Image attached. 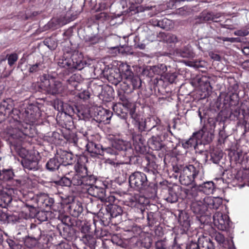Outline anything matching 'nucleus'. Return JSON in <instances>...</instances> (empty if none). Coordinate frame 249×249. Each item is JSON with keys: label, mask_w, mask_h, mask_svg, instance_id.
I'll list each match as a JSON object with an SVG mask.
<instances>
[{"label": "nucleus", "mask_w": 249, "mask_h": 249, "mask_svg": "<svg viewBox=\"0 0 249 249\" xmlns=\"http://www.w3.org/2000/svg\"><path fill=\"white\" fill-rule=\"evenodd\" d=\"M8 64L12 66L18 60V57L16 53H12L7 55Z\"/></svg>", "instance_id": "nucleus-36"}, {"label": "nucleus", "mask_w": 249, "mask_h": 249, "mask_svg": "<svg viewBox=\"0 0 249 249\" xmlns=\"http://www.w3.org/2000/svg\"><path fill=\"white\" fill-rule=\"evenodd\" d=\"M129 182L131 187L141 190L147 185V178L144 173L136 172L129 177Z\"/></svg>", "instance_id": "nucleus-2"}, {"label": "nucleus", "mask_w": 249, "mask_h": 249, "mask_svg": "<svg viewBox=\"0 0 249 249\" xmlns=\"http://www.w3.org/2000/svg\"><path fill=\"white\" fill-rule=\"evenodd\" d=\"M175 173H179V181L184 185L188 186L192 184L195 178L198 174V171L193 165L188 166H177L173 167Z\"/></svg>", "instance_id": "nucleus-1"}, {"label": "nucleus", "mask_w": 249, "mask_h": 249, "mask_svg": "<svg viewBox=\"0 0 249 249\" xmlns=\"http://www.w3.org/2000/svg\"><path fill=\"white\" fill-rule=\"evenodd\" d=\"M214 238L216 242L220 245L225 244L226 240L224 236L220 232H216L214 234Z\"/></svg>", "instance_id": "nucleus-33"}, {"label": "nucleus", "mask_w": 249, "mask_h": 249, "mask_svg": "<svg viewBox=\"0 0 249 249\" xmlns=\"http://www.w3.org/2000/svg\"><path fill=\"white\" fill-rule=\"evenodd\" d=\"M81 165H83L80 164L78 162L75 166L76 174L72 178V184L73 185H81L83 184V179L82 173H81V171H79V172L78 171V169L80 168Z\"/></svg>", "instance_id": "nucleus-12"}, {"label": "nucleus", "mask_w": 249, "mask_h": 249, "mask_svg": "<svg viewBox=\"0 0 249 249\" xmlns=\"http://www.w3.org/2000/svg\"><path fill=\"white\" fill-rule=\"evenodd\" d=\"M65 24H66V23H54V19H53L49 23V25L51 28L56 29Z\"/></svg>", "instance_id": "nucleus-47"}, {"label": "nucleus", "mask_w": 249, "mask_h": 249, "mask_svg": "<svg viewBox=\"0 0 249 249\" xmlns=\"http://www.w3.org/2000/svg\"><path fill=\"white\" fill-rule=\"evenodd\" d=\"M112 114L111 111L103 108L99 107L97 109L96 118L99 122L107 124L109 123Z\"/></svg>", "instance_id": "nucleus-6"}, {"label": "nucleus", "mask_w": 249, "mask_h": 249, "mask_svg": "<svg viewBox=\"0 0 249 249\" xmlns=\"http://www.w3.org/2000/svg\"><path fill=\"white\" fill-rule=\"evenodd\" d=\"M116 155V151L112 148L107 147L104 149V156L106 154Z\"/></svg>", "instance_id": "nucleus-48"}, {"label": "nucleus", "mask_w": 249, "mask_h": 249, "mask_svg": "<svg viewBox=\"0 0 249 249\" xmlns=\"http://www.w3.org/2000/svg\"><path fill=\"white\" fill-rule=\"evenodd\" d=\"M12 197L6 192L0 190V206L5 207L12 201Z\"/></svg>", "instance_id": "nucleus-20"}, {"label": "nucleus", "mask_w": 249, "mask_h": 249, "mask_svg": "<svg viewBox=\"0 0 249 249\" xmlns=\"http://www.w3.org/2000/svg\"><path fill=\"white\" fill-rule=\"evenodd\" d=\"M21 163L24 168L29 170H36L38 169V160L36 158L24 159Z\"/></svg>", "instance_id": "nucleus-9"}, {"label": "nucleus", "mask_w": 249, "mask_h": 249, "mask_svg": "<svg viewBox=\"0 0 249 249\" xmlns=\"http://www.w3.org/2000/svg\"><path fill=\"white\" fill-rule=\"evenodd\" d=\"M178 198L177 194L171 190L169 191L168 196L166 198V200L167 201L172 203L177 202Z\"/></svg>", "instance_id": "nucleus-30"}, {"label": "nucleus", "mask_w": 249, "mask_h": 249, "mask_svg": "<svg viewBox=\"0 0 249 249\" xmlns=\"http://www.w3.org/2000/svg\"><path fill=\"white\" fill-rule=\"evenodd\" d=\"M87 149L91 154L104 156V148L100 144L90 142L87 144Z\"/></svg>", "instance_id": "nucleus-10"}, {"label": "nucleus", "mask_w": 249, "mask_h": 249, "mask_svg": "<svg viewBox=\"0 0 249 249\" xmlns=\"http://www.w3.org/2000/svg\"><path fill=\"white\" fill-rule=\"evenodd\" d=\"M14 174L11 169H4L0 171V180L6 181L11 180L13 178Z\"/></svg>", "instance_id": "nucleus-22"}, {"label": "nucleus", "mask_w": 249, "mask_h": 249, "mask_svg": "<svg viewBox=\"0 0 249 249\" xmlns=\"http://www.w3.org/2000/svg\"><path fill=\"white\" fill-rule=\"evenodd\" d=\"M221 17L220 13L214 14L213 12L203 11L198 16V18L201 22H206L210 20L216 22V19Z\"/></svg>", "instance_id": "nucleus-7"}, {"label": "nucleus", "mask_w": 249, "mask_h": 249, "mask_svg": "<svg viewBox=\"0 0 249 249\" xmlns=\"http://www.w3.org/2000/svg\"><path fill=\"white\" fill-rule=\"evenodd\" d=\"M37 201L39 203L42 204L43 206H50L54 202L53 199L50 198L47 195L45 194H40L38 196Z\"/></svg>", "instance_id": "nucleus-21"}, {"label": "nucleus", "mask_w": 249, "mask_h": 249, "mask_svg": "<svg viewBox=\"0 0 249 249\" xmlns=\"http://www.w3.org/2000/svg\"><path fill=\"white\" fill-rule=\"evenodd\" d=\"M122 213V210L120 207L116 205L112 206L111 210V215L112 217H117V216L120 215Z\"/></svg>", "instance_id": "nucleus-32"}, {"label": "nucleus", "mask_w": 249, "mask_h": 249, "mask_svg": "<svg viewBox=\"0 0 249 249\" xmlns=\"http://www.w3.org/2000/svg\"><path fill=\"white\" fill-rule=\"evenodd\" d=\"M175 0V3L181 2L184 1V0Z\"/></svg>", "instance_id": "nucleus-60"}, {"label": "nucleus", "mask_w": 249, "mask_h": 249, "mask_svg": "<svg viewBox=\"0 0 249 249\" xmlns=\"http://www.w3.org/2000/svg\"><path fill=\"white\" fill-rule=\"evenodd\" d=\"M87 190L88 193L93 196L98 197L99 196V192L100 191L101 189L97 187L96 186L92 185L89 187H88L86 188Z\"/></svg>", "instance_id": "nucleus-27"}, {"label": "nucleus", "mask_w": 249, "mask_h": 249, "mask_svg": "<svg viewBox=\"0 0 249 249\" xmlns=\"http://www.w3.org/2000/svg\"><path fill=\"white\" fill-rule=\"evenodd\" d=\"M11 110V106L5 101H4L0 105V113L5 115L6 114L9 113Z\"/></svg>", "instance_id": "nucleus-28"}, {"label": "nucleus", "mask_w": 249, "mask_h": 249, "mask_svg": "<svg viewBox=\"0 0 249 249\" xmlns=\"http://www.w3.org/2000/svg\"><path fill=\"white\" fill-rule=\"evenodd\" d=\"M159 21L157 19L154 18L149 20V23L154 26L159 27Z\"/></svg>", "instance_id": "nucleus-53"}, {"label": "nucleus", "mask_w": 249, "mask_h": 249, "mask_svg": "<svg viewBox=\"0 0 249 249\" xmlns=\"http://www.w3.org/2000/svg\"><path fill=\"white\" fill-rule=\"evenodd\" d=\"M199 189L207 195L213 194L214 190V184L212 181L204 182L199 186Z\"/></svg>", "instance_id": "nucleus-19"}, {"label": "nucleus", "mask_w": 249, "mask_h": 249, "mask_svg": "<svg viewBox=\"0 0 249 249\" xmlns=\"http://www.w3.org/2000/svg\"><path fill=\"white\" fill-rule=\"evenodd\" d=\"M123 105L127 109H130V114L132 117H133L135 112V105L126 100L123 101Z\"/></svg>", "instance_id": "nucleus-29"}, {"label": "nucleus", "mask_w": 249, "mask_h": 249, "mask_svg": "<svg viewBox=\"0 0 249 249\" xmlns=\"http://www.w3.org/2000/svg\"><path fill=\"white\" fill-rule=\"evenodd\" d=\"M209 56L211 58L216 61H219L220 60V56L214 53L210 52L209 53Z\"/></svg>", "instance_id": "nucleus-49"}, {"label": "nucleus", "mask_w": 249, "mask_h": 249, "mask_svg": "<svg viewBox=\"0 0 249 249\" xmlns=\"http://www.w3.org/2000/svg\"><path fill=\"white\" fill-rule=\"evenodd\" d=\"M127 48H111L113 50H115V51H118L119 53H121L122 54H127L128 53L124 51V49H127Z\"/></svg>", "instance_id": "nucleus-52"}, {"label": "nucleus", "mask_w": 249, "mask_h": 249, "mask_svg": "<svg viewBox=\"0 0 249 249\" xmlns=\"http://www.w3.org/2000/svg\"><path fill=\"white\" fill-rule=\"evenodd\" d=\"M101 14L104 15V17H107V13H101Z\"/></svg>", "instance_id": "nucleus-62"}, {"label": "nucleus", "mask_w": 249, "mask_h": 249, "mask_svg": "<svg viewBox=\"0 0 249 249\" xmlns=\"http://www.w3.org/2000/svg\"><path fill=\"white\" fill-rule=\"evenodd\" d=\"M118 107V105H115V106H114L113 107V109L115 110L116 109V108H117V107Z\"/></svg>", "instance_id": "nucleus-61"}, {"label": "nucleus", "mask_w": 249, "mask_h": 249, "mask_svg": "<svg viewBox=\"0 0 249 249\" xmlns=\"http://www.w3.org/2000/svg\"><path fill=\"white\" fill-rule=\"evenodd\" d=\"M213 219L214 225L220 230H226L229 226V216L220 212L215 213L213 216Z\"/></svg>", "instance_id": "nucleus-5"}, {"label": "nucleus", "mask_w": 249, "mask_h": 249, "mask_svg": "<svg viewBox=\"0 0 249 249\" xmlns=\"http://www.w3.org/2000/svg\"><path fill=\"white\" fill-rule=\"evenodd\" d=\"M78 171V172L81 171L82 173L83 179L82 185L88 187L93 185L95 182V179L93 177L87 176V168L85 165H81L80 168Z\"/></svg>", "instance_id": "nucleus-8"}, {"label": "nucleus", "mask_w": 249, "mask_h": 249, "mask_svg": "<svg viewBox=\"0 0 249 249\" xmlns=\"http://www.w3.org/2000/svg\"><path fill=\"white\" fill-rule=\"evenodd\" d=\"M192 209L196 214H203L206 211V207L203 201L194 202L192 204Z\"/></svg>", "instance_id": "nucleus-16"}, {"label": "nucleus", "mask_w": 249, "mask_h": 249, "mask_svg": "<svg viewBox=\"0 0 249 249\" xmlns=\"http://www.w3.org/2000/svg\"><path fill=\"white\" fill-rule=\"evenodd\" d=\"M110 200H114V197H113V196H111V197H110Z\"/></svg>", "instance_id": "nucleus-63"}, {"label": "nucleus", "mask_w": 249, "mask_h": 249, "mask_svg": "<svg viewBox=\"0 0 249 249\" xmlns=\"http://www.w3.org/2000/svg\"><path fill=\"white\" fill-rule=\"evenodd\" d=\"M119 71L126 79L131 78L133 75V73L130 69V66L126 63H122L119 65Z\"/></svg>", "instance_id": "nucleus-15"}, {"label": "nucleus", "mask_w": 249, "mask_h": 249, "mask_svg": "<svg viewBox=\"0 0 249 249\" xmlns=\"http://www.w3.org/2000/svg\"><path fill=\"white\" fill-rule=\"evenodd\" d=\"M164 76V78L171 83H173L176 78V75L174 73H166Z\"/></svg>", "instance_id": "nucleus-39"}, {"label": "nucleus", "mask_w": 249, "mask_h": 249, "mask_svg": "<svg viewBox=\"0 0 249 249\" xmlns=\"http://www.w3.org/2000/svg\"><path fill=\"white\" fill-rule=\"evenodd\" d=\"M198 133H194L193 135L185 142L183 143V146L185 148H189L190 147H194L195 148L197 146V140L196 135Z\"/></svg>", "instance_id": "nucleus-25"}, {"label": "nucleus", "mask_w": 249, "mask_h": 249, "mask_svg": "<svg viewBox=\"0 0 249 249\" xmlns=\"http://www.w3.org/2000/svg\"><path fill=\"white\" fill-rule=\"evenodd\" d=\"M153 8V6H146V7H143V6H139L137 8V11L138 12H144L145 10H151Z\"/></svg>", "instance_id": "nucleus-51"}, {"label": "nucleus", "mask_w": 249, "mask_h": 249, "mask_svg": "<svg viewBox=\"0 0 249 249\" xmlns=\"http://www.w3.org/2000/svg\"><path fill=\"white\" fill-rule=\"evenodd\" d=\"M54 249H71V248L68 244L61 243L54 246Z\"/></svg>", "instance_id": "nucleus-41"}, {"label": "nucleus", "mask_w": 249, "mask_h": 249, "mask_svg": "<svg viewBox=\"0 0 249 249\" xmlns=\"http://www.w3.org/2000/svg\"><path fill=\"white\" fill-rule=\"evenodd\" d=\"M73 155L67 151H62L60 155V162L64 165H71L73 161Z\"/></svg>", "instance_id": "nucleus-17"}, {"label": "nucleus", "mask_w": 249, "mask_h": 249, "mask_svg": "<svg viewBox=\"0 0 249 249\" xmlns=\"http://www.w3.org/2000/svg\"><path fill=\"white\" fill-rule=\"evenodd\" d=\"M44 81L41 84V86L48 92L52 94H56L61 93L64 89V87L61 83L58 81H54L53 84L51 85L50 81L46 78V76L43 77Z\"/></svg>", "instance_id": "nucleus-4"}, {"label": "nucleus", "mask_w": 249, "mask_h": 249, "mask_svg": "<svg viewBox=\"0 0 249 249\" xmlns=\"http://www.w3.org/2000/svg\"><path fill=\"white\" fill-rule=\"evenodd\" d=\"M128 79H130L131 84L134 89H137L141 86V80L138 77H133V75L131 78H129Z\"/></svg>", "instance_id": "nucleus-35"}, {"label": "nucleus", "mask_w": 249, "mask_h": 249, "mask_svg": "<svg viewBox=\"0 0 249 249\" xmlns=\"http://www.w3.org/2000/svg\"><path fill=\"white\" fill-rule=\"evenodd\" d=\"M50 41V38H46L43 41V43L44 45L46 46L47 47H50V45L49 43Z\"/></svg>", "instance_id": "nucleus-56"}, {"label": "nucleus", "mask_w": 249, "mask_h": 249, "mask_svg": "<svg viewBox=\"0 0 249 249\" xmlns=\"http://www.w3.org/2000/svg\"><path fill=\"white\" fill-rule=\"evenodd\" d=\"M233 40V38H224L223 39V41H232Z\"/></svg>", "instance_id": "nucleus-59"}, {"label": "nucleus", "mask_w": 249, "mask_h": 249, "mask_svg": "<svg viewBox=\"0 0 249 249\" xmlns=\"http://www.w3.org/2000/svg\"><path fill=\"white\" fill-rule=\"evenodd\" d=\"M106 8V4L105 3H102L99 4V7L98 8V11H101L105 10Z\"/></svg>", "instance_id": "nucleus-55"}, {"label": "nucleus", "mask_w": 249, "mask_h": 249, "mask_svg": "<svg viewBox=\"0 0 249 249\" xmlns=\"http://www.w3.org/2000/svg\"><path fill=\"white\" fill-rule=\"evenodd\" d=\"M113 147L119 150H127L131 147V143L123 140H116L113 143Z\"/></svg>", "instance_id": "nucleus-14"}, {"label": "nucleus", "mask_w": 249, "mask_h": 249, "mask_svg": "<svg viewBox=\"0 0 249 249\" xmlns=\"http://www.w3.org/2000/svg\"><path fill=\"white\" fill-rule=\"evenodd\" d=\"M156 249H166V245L163 240L158 241L155 244Z\"/></svg>", "instance_id": "nucleus-42"}, {"label": "nucleus", "mask_w": 249, "mask_h": 249, "mask_svg": "<svg viewBox=\"0 0 249 249\" xmlns=\"http://www.w3.org/2000/svg\"><path fill=\"white\" fill-rule=\"evenodd\" d=\"M81 57V56L79 57V60L75 62L73 61L71 58L63 57L59 60L58 65L61 68H68L71 71L74 69L81 70L87 64L80 59Z\"/></svg>", "instance_id": "nucleus-3"}, {"label": "nucleus", "mask_w": 249, "mask_h": 249, "mask_svg": "<svg viewBox=\"0 0 249 249\" xmlns=\"http://www.w3.org/2000/svg\"><path fill=\"white\" fill-rule=\"evenodd\" d=\"M60 182L66 186H69L72 184V179L71 180L67 177H63L61 178Z\"/></svg>", "instance_id": "nucleus-40"}, {"label": "nucleus", "mask_w": 249, "mask_h": 249, "mask_svg": "<svg viewBox=\"0 0 249 249\" xmlns=\"http://www.w3.org/2000/svg\"><path fill=\"white\" fill-rule=\"evenodd\" d=\"M28 153V151L25 148H22L19 151V155L21 157L25 159V158L27 156Z\"/></svg>", "instance_id": "nucleus-50"}, {"label": "nucleus", "mask_w": 249, "mask_h": 249, "mask_svg": "<svg viewBox=\"0 0 249 249\" xmlns=\"http://www.w3.org/2000/svg\"><path fill=\"white\" fill-rule=\"evenodd\" d=\"M193 11V9L187 6H184L179 8L177 10V13L181 16H186L190 15Z\"/></svg>", "instance_id": "nucleus-26"}, {"label": "nucleus", "mask_w": 249, "mask_h": 249, "mask_svg": "<svg viewBox=\"0 0 249 249\" xmlns=\"http://www.w3.org/2000/svg\"><path fill=\"white\" fill-rule=\"evenodd\" d=\"M8 219L7 213L3 212L2 210L0 209V221L4 222Z\"/></svg>", "instance_id": "nucleus-46"}, {"label": "nucleus", "mask_w": 249, "mask_h": 249, "mask_svg": "<svg viewBox=\"0 0 249 249\" xmlns=\"http://www.w3.org/2000/svg\"><path fill=\"white\" fill-rule=\"evenodd\" d=\"M160 35L163 41L167 43H176L178 41L177 36L173 34L162 33Z\"/></svg>", "instance_id": "nucleus-24"}, {"label": "nucleus", "mask_w": 249, "mask_h": 249, "mask_svg": "<svg viewBox=\"0 0 249 249\" xmlns=\"http://www.w3.org/2000/svg\"><path fill=\"white\" fill-rule=\"evenodd\" d=\"M200 246L199 243L195 242H191L189 245L187 246V249H199Z\"/></svg>", "instance_id": "nucleus-43"}, {"label": "nucleus", "mask_w": 249, "mask_h": 249, "mask_svg": "<svg viewBox=\"0 0 249 249\" xmlns=\"http://www.w3.org/2000/svg\"><path fill=\"white\" fill-rule=\"evenodd\" d=\"M100 38L96 36H93L89 38L87 41L89 42L90 44L94 45L100 41Z\"/></svg>", "instance_id": "nucleus-44"}, {"label": "nucleus", "mask_w": 249, "mask_h": 249, "mask_svg": "<svg viewBox=\"0 0 249 249\" xmlns=\"http://www.w3.org/2000/svg\"><path fill=\"white\" fill-rule=\"evenodd\" d=\"M218 199L211 196H206L203 200L204 204L206 207V211L209 208L211 209H216L219 206V203H218Z\"/></svg>", "instance_id": "nucleus-11"}, {"label": "nucleus", "mask_w": 249, "mask_h": 249, "mask_svg": "<svg viewBox=\"0 0 249 249\" xmlns=\"http://www.w3.org/2000/svg\"><path fill=\"white\" fill-rule=\"evenodd\" d=\"M150 146L154 150H159L161 148L162 144L160 142L155 140L153 138L150 142Z\"/></svg>", "instance_id": "nucleus-34"}, {"label": "nucleus", "mask_w": 249, "mask_h": 249, "mask_svg": "<svg viewBox=\"0 0 249 249\" xmlns=\"http://www.w3.org/2000/svg\"><path fill=\"white\" fill-rule=\"evenodd\" d=\"M134 204H133V203H132V205H133V206H136V202H134Z\"/></svg>", "instance_id": "nucleus-64"}, {"label": "nucleus", "mask_w": 249, "mask_h": 249, "mask_svg": "<svg viewBox=\"0 0 249 249\" xmlns=\"http://www.w3.org/2000/svg\"><path fill=\"white\" fill-rule=\"evenodd\" d=\"M175 2L174 0H170L167 3V7L170 9H173L175 5Z\"/></svg>", "instance_id": "nucleus-54"}, {"label": "nucleus", "mask_w": 249, "mask_h": 249, "mask_svg": "<svg viewBox=\"0 0 249 249\" xmlns=\"http://www.w3.org/2000/svg\"><path fill=\"white\" fill-rule=\"evenodd\" d=\"M42 64L41 62L36 63L35 64L32 65L29 68V71L30 72H35L38 71L41 69Z\"/></svg>", "instance_id": "nucleus-38"}, {"label": "nucleus", "mask_w": 249, "mask_h": 249, "mask_svg": "<svg viewBox=\"0 0 249 249\" xmlns=\"http://www.w3.org/2000/svg\"><path fill=\"white\" fill-rule=\"evenodd\" d=\"M241 51L245 54L249 55V48H243Z\"/></svg>", "instance_id": "nucleus-57"}, {"label": "nucleus", "mask_w": 249, "mask_h": 249, "mask_svg": "<svg viewBox=\"0 0 249 249\" xmlns=\"http://www.w3.org/2000/svg\"><path fill=\"white\" fill-rule=\"evenodd\" d=\"M171 22V20L169 19L164 18L159 21V27L163 29L168 30L170 28Z\"/></svg>", "instance_id": "nucleus-31"}, {"label": "nucleus", "mask_w": 249, "mask_h": 249, "mask_svg": "<svg viewBox=\"0 0 249 249\" xmlns=\"http://www.w3.org/2000/svg\"><path fill=\"white\" fill-rule=\"evenodd\" d=\"M77 54L78 55V60H79V57H80V56H82V57L81 58V59H81V60H82V61H85V62L86 63V61H85V60H82V57H83L81 53L79 54L78 52H76L74 53V54H73V58H72V59L73 61V59H74V58L75 57V55H76Z\"/></svg>", "instance_id": "nucleus-58"}, {"label": "nucleus", "mask_w": 249, "mask_h": 249, "mask_svg": "<svg viewBox=\"0 0 249 249\" xmlns=\"http://www.w3.org/2000/svg\"><path fill=\"white\" fill-rule=\"evenodd\" d=\"M198 242L201 249H215L213 243L209 238L202 236L198 238Z\"/></svg>", "instance_id": "nucleus-13"}, {"label": "nucleus", "mask_w": 249, "mask_h": 249, "mask_svg": "<svg viewBox=\"0 0 249 249\" xmlns=\"http://www.w3.org/2000/svg\"><path fill=\"white\" fill-rule=\"evenodd\" d=\"M23 115L24 117V121H25L27 124H31L36 122V114L35 113V111L31 109H28L26 110L25 112H24Z\"/></svg>", "instance_id": "nucleus-18"}, {"label": "nucleus", "mask_w": 249, "mask_h": 249, "mask_svg": "<svg viewBox=\"0 0 249 249\" xmlns=\"http://www.w3.org/2000/svg\"><path fill=\"white\" fill-rule=\"evenodd\" d=\"M249 32L247 30H239L234 32V35L238 36H246Z\"/></svg>", "instance_id": "nucleus-45"}, {"label": "nucleus", "mask_w": 249, "mask_h": 249, "mask_svg": "<svg viewBox=\"0 0 249 249\" xmlns=\"http://www.w3.org/2000/svg\"><path fill=\"white\" fill-rule=\"evenodd\" d=\"M74 207L73 211L75 212V215L78 216L83 212V207L81 204L76 203L72 206Z\"/></svg>", "instance_id": "nucleus-37"}, {"label": "nucleus", "mask_w": 249, "mask_h": 249, "mask_svg": "<svg viewBox=\"0 0 249 249\" xmlns=\"http://www.w3.org/2000/svg\"><path fill=\"white\" fill-rule=\"evenodd\" d=\"M60 165V161H58V159L53 158L47 162L46 167L50 171H54L58 169Z\"/></svg>", "instance_id": "nucleus-23"}]
</instances>
